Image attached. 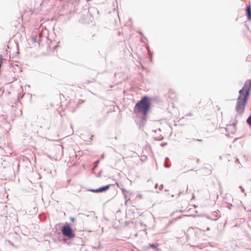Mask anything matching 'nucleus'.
Masks as SVG:
<instances>
[{
    "instance_id": "nucleus-10",
    "label": "nucleus",
    "mask_w": 251,
    "mask_h": 251,
    "mask_svg": "<svg viewBox=\"0 0 251 251\" xmlns=\"http://www.w3.org/2000/svg\"><path fill=\"white\" fill-rule=\"evenodd\" d=\"M185 116L187 117L192 116H193V114L191 112H189V113L186 114Z\"/></svg>"
},
{
    "instance_id": "nucleus-14",
    "label": "nucleus",
    "mask_w": 251,
    "mask_h": 251,
    "mask_svg": "<svg viewBox=\"0 0 251 251\" xmlns=\"http://www.w3.org/2000/svg\"><path fill=\"white\" fill-rule=\"evenodd\" d=\"M32 40L34 42H36V38L35 37L33 36L32 37Z\"/></svg>"
},
{
    "instance_id": "nucleus-30",
    "label": "nucleus",
    "mask_w": 251,
    "mask_h": 251,
    "mask_svg": "<svg viewBox=\"0 0 251 251\" xmlns=\"http://www.w3.org/2000/svg\"><path fill=\"white\" fill-rule=\"evenodd\" d=\"M220 159H222V156H220Z\"/></svg>"
},
{
    "instance_id": "nucleus-19",
    "label": "nucleus",
    "mask_w": 251,
    "mask_h": 251,
    "mask_svg": "<svg viewBox=\"0 0 251 251\" xmlns=\"http://www.w3.org/2000/svg\"><path fill=\"white\" fill-rule=\"evenodd\" d=\"M158 187V184L156 183L155 185V186H154V188H157V187Z\"/></svg>"
},
{
    "instance_id": "nucleus-11",
    "label": "nucleus",
    "mask_w": 251,
    "mask_h": 251,
    "mask_svg": "<svg viewBox=\"0 0 251 251\" xmlns=\"http://www.w3.org/2000/svg\"><path fill=\"white\" fill-rule=\"evenodd\" d=\"M206 218L210 220H213V221H216L217 219H213V218H211V217H210L209 216H206Z\"/></svg>"
},
{
    "instance_id": "nucleus-7",
    "label": "nucleus",
    "mask_w": 251,
    "mask_h": 251,
    "mask_svg": "<svg viewBox=\"0 0 251 251\" xmlns=\"http://www.w3.org/2000/svg\"><path fill=\"white\" fill-rule=\"evenodd\" d=\"M247 122L251 126V115L247 119Z\"/></svg>"
},
{
    "instance_id": "nucleus-16",
    "label": "nucleus",
    "mask_w": 251,
    "mask_h": 251,
    "mask_svg": "<svg viewBox=\"0 0 251 251\" xmlns=\"http://www.w3.org/2000/svg\"><path fill=\"white\" fill-rule=\"evenodd\" d=\"M164 166L166 168H169L170 167V165H168V164H167L166 163H164Z\"/></svg>"
},
{
    "instance_id": "nucleus-26",
    "label": "nucleus",
    "mask_w": 251,
    "mask_h": 251,
    "mask_svg": "<svg viewBox=\"0 0 251 251\" xmlns=\"http://www.w3.org/2000/svg\"><path fill=\"white\" fill-rule=\"evenodd\" d=\"M181 218V217H178L176 219H180Z\"/></svg>"
},
{
    "instance_id": "nucleus-21",
    "label": "nucleus",
    "mask_w": 251,
    "mask_h": 251,
    "mask_svg": "<svg viewBox=\"0 0 251 251\" xmlns=\"http://www.w3.org/2000/svg\"><path fill=\"white\" fill-rule=\"evenodd\" d=\"M195 199V195L193 194L192 199Z\"/></svg>"
},
{
    "instance_id": "nucleus-29",
    "label": "nucleus",
    "mask_w": 251,
    "mask_h": 251,
    "mask_svg": "<svg viewBox=\"0 0 251 251\" xmlns=\"http://www.w3.org/2000/svg\"><path fill=\"white\" fill-rule=\"evenodd\" d=\"M199 160H199V159H197V162H198V163L199 162Z\"/></svg>"
},
{
    "instance_id": "nucleus-12",
    "label": "nucleus",
    "mask_w": 251,
    "mask_h": 251,
    "mask_svg": "<svg viewBox=\"0 0 251 251\" xmlns=\"http://www.w3.org/2000/svg\"><path fill=\"white\" fill-rule=\"evenodd\" d=\"M239 188L241 189V190L242 193H244L245 192V190H244V189L243 188V187L242 186H240Z\"/></svg>"
},
{
    "instance_id": "nucleus-1",
    "label": "nucleus",
    "mask_w": 251,
    "mask_h": 251,
    "mask_svg": "<svg viewBox=\"0 0 251 251\" xmlns=\"http://www.w3.org/2000/svg\"><path fill=\"white\" fill-rule=\"evenodd\" d=\"M251 89V79L246 81L243 87L239 91V95L235 106L236 112L240 114H242L247 104Z\"/></svg>"
},
{
    "instance_id": "nucleus-23",
    "label": "nucleus",
    "mask_w": 251,
    "mask_h": 251,
    "mask_svg": "<svg viewBox=\"0 0 251 251\" xmlns=\"http://www.w3.org/2000/svg\"><path fill=\"white\" fill-rule=\"evenodd\" d=\"M235 159H236V161H239V159L237 158H235Z\"/></svg>"
},
{
    "instance_id": "nucleus-25",
    "label": "nucleus",
    "mask_w": 251,
    "mask_h": 251,
    "mask_svg": "<svg viewBox=\"0 0 251 251\" xmlns=\"http://www.w3.org/2000/svg\"><path fill=\"white\" fill-rule=\"evenodd\" d=\"M181 193H182V192H181V191H179V195H180V194H181Z\"/></svg>"
},
{
    "instance_id": "nucleus-28",
    "label": "nucleus",
    "mask_w": 251,
    "mask_h": 251,
    "mask_svg": "<svg viewBox=\"0 0 251 251\" xmlns=\"http://www.w3.org/2000/svg\"><path fill=\"white\" fill-rule=\"evenodd\" d=\"M187 191H188V188H187V189H186V193H187Z\"/></svg>"
},
{
    "instance_id": "nucleus-24",
    "label": "nucleus",
    "mask_w": 251,
    "mask_h": 251,
    "mask_svg": "<svg viewBox=\"0 0 251 251\" xmlns=\"http://www.w3.org/2000/svg\"><path fill=\"white\" fill-rule=\"evenodd\" d=\"M197 140H198V141H200V142H201V139H197Z\"/></svg>"
},
{
    "instance_id": "nucleus-15",
    "label": "nucleus",
    "mask_w": 251,
    "mask_h": 251,
    "mask_svg": "<svg viewBox=\"0 0 251 251\" xmlns=\"http://www.w3.org/2000/svg\"><path fill=\"white\" fill-rule=\"evenodd\" d=\"M212 215L214 216H216V215L217 214V213L216 212V211H214L212 212Z\"/></svg>"
},
{
    "instance_id": "nucleus-6",
    "label": "nucleus",
    "mask_w": 251,
    "mask_h": 251,
    "mask_svg": "<svg viewBox=\"0 0 251 251\" xmlns=\"http://www.w3.org/2000/svg\"><path fill=\"white\" fill-rule=\"evenodd\" d=\"M157 244H154V243H152V244H149V247L150 248H152L153 249H156L157 248Z\"/></svg>"
},
{
    "instance_id": "nucleus-31",
    "label": "nucleus",
    "mask_w": 251,
    "mask_h": 251,
    "mask_svg": "<svg viewBox=\"0 0 251 251\" xmlns=\"http://www.w3.org/2000/svg\"><path fill=\"white\" fill-rule=\"evenodd\" d=\"M103 157H104V155L103 154V155H102V157L103 158Z\"/></svg>"
},
{
    "instance_id": "nucleus-22",
    "label": "nucleus",
    "mask_w": 251,
    "mask_h": 251,
    "mask_svg": "<svg viewBox=\"0 0 251 251\" xmlns=\"http://www.w3.org/2000/svg\"><path fill=\"white\" fill-rule=\"evenodd\" d=\"M165 145H166V143H163V144H162V146H163H163H165Z\"/></svg>"
},
{
    "instance_id": "nucleus-2",
    "label": "nucleus",
    "mask_w": 251,
    "mask_h": 251,
    "mask_svg": "<svg viewBox=\"0 0 251 251\" xmlns=\"http://www.w3.org/2000/svg\"><path fill=\"white\" fill-rule=\"evenodd\" d=\"M151 100L149 97L145 96L136 104L134 110L135 112L146 116L151 108Z\"/></svg>"
},
{
    "instance_id": "nucleus-5",
    "label": "nucleus",
    "mask_w": 251,
    "mask_h": 251,
    "mask_svg": "<svg viewBox=\"0 0 251 251\" xmlns=\"http://www.w3.org/2000/svg\"><path fill=\"white\" fill-rule=\"evenodd\" d=\"M246 14L248 20L251 21V4H249L246 7Z\"/></svg>"
},
{
    "instance_id": "nucleus-17",
    "label": "nucleus",
    "mask_w": 251,
    "mask_h": 251,
    "mask_svg": "<svg viewBox=\"0 0 251 251\" xmlns=\"http://www.w3.org/2000/svg\"><path fill=\"white\" fill-rule=\"evenodd\" d=\"M70 220H71V221H72V222H74V221H75V218H74V217H70Z\"/></svg>"
},
{
    "instance_id": "nucleus-13",
    "label": "nucleus",
    "mask_w": 251,
    "mask_h": 251,
    "mask_svg": "<svg viewBox=\"0 0 251 251\" xmlns=\"http://www.w3.org/2000/svg\"><path fill=\"white\" fill-rule=\"evenodd\" d=\"M232 207V205L231 204H228L227 205V208L229 209H231Z\"/></svg>"
},
{
    "instance_id": "nucleus-8",
    "label": "nucleus",
    "mask_w": 251,
    "mask_h": 251,
    "mask_svg": "<svg viewBox=\"0 0 251 251\" xmlns=\"http://www.w3.org/2000/svg\"><path fill=\"white\" fill-rule=\"evenodd\" d=\"M121 189L125 198L126 199L127 197L126 195V190L124 188H122Z\"/></svg>"
},
{
    "instance_id": "nucleus-18",
    "label": "nucleus",
    "mask_w": 251,
    "mask_h": 251,
    "mask_svg": "<svg viewBox=\"0 0 251 251\" xmlns=\"http://www.w3.org/2000/svg\"><path fill=\"white\" fill-rule=\"evenodd\" d=\"M163 187V184H161L159 186V189L160 190H161Z\"/></svg>"
},
{
    "instance_id": "nucleus-3",
    "label": "nucleus",
    "mask_w": 251,
    "mask_h": 251,
    "mask_svg": "<svg viewBox=\"0 0 251 251\" xmlns=\"http://www.w3.org/2000/svg\"><path fill=\"white\" fill-rule=\"evenodd\" d=\"M61 232L62 234L69 239L73 238L75 235L73 229L68 224H66L62 226Z\"/></svg>"
},
{
    "instance_id": "nucleus-9",
    "label": "nucleus",
    "mask_w": 251,
    "mask_h": 251,
    "mask_svg": "<svg viewBox=\"0 0 251 251\" xmlns=\"http://www.w3.org/2000/svg\"><path fill=\"white\" fill-rule=\"evenodd\" d=\"M100 161L99 160H97L96 162H95V165L94 166V168L93 169V172L95 170V169L97 167V165H98V164L99 163Z\"/></svg>"
},
{
    "instance_id": "nucleus-27",
    "label": "nucleus",
    "mask_w": 251,
    "mask_h": 251,
    "mask_svg": "<svg viewBox=\"0 0 251 251\" xmlns=\"http://www.w3.org/2000/svg\"><path fill=\"white\" fill-rule=\"evenodd\" d=\"M167 159H168V157H166V158H165V161H166Z\"/></svg>"
},
{
    "instance_id": "nucleus-20",
    "label": "nucleus",
    "mask_w": 251,
    "mask_h": 251,
    "mask_svg": "<svg viewBox=\"0 0 251 251\" xmlns=\"http://www.w3.org/2000/svg\"><path fill=\"white\" fill-rule=\"evenodd\" d=\"M116 184L119 188H120V185L118 183H117Z\"/></svg>"
},
{
    "instance_id": "nucleus-4",
    "label": "nucleus",
    "mask_w": 251,
    "mask_h": 251,
    "mask_svg": "<svg viewBox=\"0 0 251 251\" xmlns=\"http://www.w3.org/2000/svg\"><path fill=\"white\" fill-rule=\"evenodd\" d=\"M111 185V184L107 185L105 186L100 187L98 189H90V191L91 192H95V193H101V192H105L106 190H107L108 189H109V188H110Z\"/></svg>"
}]
</instances>
